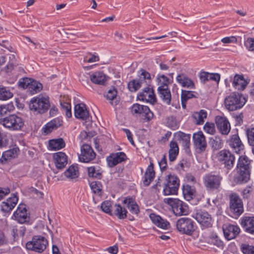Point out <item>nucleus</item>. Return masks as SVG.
Returning <instances> with one entry per match:
<instances>
[{"mask_svg":"<svg viewBox=\"0 0 254 254\" xmlns=\"http://www.w3.org/2000/svg\"><path fill=\"white\" fill-rule=\"evenodd\" d=\"M193 140L195 146L201 150H204L206 146V141L202 131L194 133Z\"/></svg>","mask_w":254,"mask_h":254,"instance_id":"obj_31","label":"nucleus"},{"mask_svg":"<svg viewBox=\"0 0 254 254\" xmlns=\"http://www.w3.org/2000/svg\"><path fill=\"white\" fill-rule=\"evenodd\" d=\"M64 176L69 180H74L77 178L79 173L78 168L77 166L71 165L64 172Z\"/></svg>","mask_w":254,"mask_h":254,"instance_id":"obj_37","label":"nucleus"},{"mask_svg":"<svg viewBox=\"0 0 254 254\" xmlns=\"http://www.w3.org/2000/svg\"><path fill=\"white\" fill-rule=\"evenodd\" d=\"M19 149L18 148H13L3 153L0 160L3 162V160L6 161L12 158H15L18 155Z\"/></svg>","mask_w":254,"mask_h":254,"instance_id":"obj_42","label":"nucleus"},{"mask_svg":"<svg viewBox=\"0 0 254 254\" xmlns=\"http://www.w3.org/2000/svg\"><path fill=\"white\" fill-rule=\"evenodd\" d=\"M178 140L182 142V145L188 148L190 143V134H186L183 132L179 131L175 134Z\"/></svg>","mask_w":254,"mask_h":254,"instance_id":"obj_41","label":"nucleus"},{"mask_svg":"<svg viewBox=\"0 0 254 254\" xmlns=\"http://www.w3.org/2000/svg\"><path fill=\"white\" fill-rule=\"evenodd\" d=\"M126 154L124 152H117L111 154L107 157V161L110 167H113L126 159Z\"/></svg>","mask_w":254,"mask_h":254,"instance_id":"obj_24","label":"nucleus"},{"mask_svg":"<svg viewBox=\"0 0 254 254\" xmlns=\"http://www.w3.org/2000/svg\"><path fill=\"white\" fill-rule=\"evenodd\" d=\"M207 112L204 110H201L199 112H195L192 115V118L194 123L197 125H202L204 122V119L207 117Z\"/></svg>","mask_w":254,"mask_h":254,"instance_id":"obj_40","label":"nucleus"},{"mask_svg":"<svg viewBox=\"0 0 254 254\" xmlns=\"http://www.w3.org/2000/svg\"><path fill=\"white\" fill-rule=\"evenodd\" d=\"M117 91L115 88L109 90L105 97L106 99L110 101V104L113 105H116L117 102H114V100L116 98Z\"/></svg>","mask_w":254,"mask_h":254,"instance_id":"obj_49","label":"nucleus"},{"mask_svg":"<svg viewBox=\"0 0 254 254\" xmlns=\"http://www.w3.org/2000/svg\"><path fill=\"white\" fill-rule=\"evenodd\" d=\"M252 188L250 186H247L241 192V195L244 198H248L250 197Z\"/></svg>","mask_w":254,"mask_h":254,"instance_id":"obj_59","label":"nucleus"},{"mask_svg":"<svg viewBox=\"0 0 254 254\" xmlns=\"http://www.w3.org/2000/svg\"><path fill=\"white\" fill-rule=\"evenodd\" d=\"M177 82L182 87L189 89H195L194 82L184 73H180L176 77Z\"/></svg>","mask_w":254,"mask_h":254,"instance_id":"obj_27","label":"nucleus"},{"mask_svg":"<svg viewBox=\"0 0 254 254\" xmlns=\"http://www.w3.org/2000/svg\"><path fill=\"white\" fill-rule=\"evenodd\" d=\"M179 147L176 141L172 140L170 143V149L169 151V160L174 161L177 158L179 153Z\"/></svg>","mask_w":254,"mask_h":254,"instance_id":"obj_38","label":"nucleus"},{"mask_svg":"<svg viewBox=\"0 0 254 254\" xmlns=\"http://www.w3.org/2000/svg\"><path fill=\"white\" fill-rule=\"evenodd\" d=\"M164 201L171 207L176 216L186 215L189 213L188 206L178 198H166L164 199Z\"/></svg>","mask_w":254,"mask_h":254,"instance_id":"obj_7","label":"nucleus"},{"mask_svg":"<svg viewBox=\"0 0 254 254\" xmlns=\"http://www.w3.org/2000/svg\"><path fill=\"white\" fill-rule=\"evenodd\" d=\"M193 93L194 92L191 91L182 90L181 94L182 102H183V101H187L188 99L193 97Z\"/></svg>","mask_w":254,"mask_h":254,"instance_id":"obj_55","label":"nucleus"},{"mask_svg":"<svg viewBox=\"0 0 254 254\" xmlns=\"http://www.w3.org/2000/svg\"><path fill=\"white\" fill-rule=\"evenodd\" d=\"M90 80L94 84L104 85L107 80L106 75L102 71H96L90 75Z\"/></svg>","mask_w":254,"mask_h":254,"instance_id":"obj_35","label":"nucleus"},{"mask_svg":"<svg viewBox=\"0 0 254 254\" xmlns=\"http://www.w3.org/2000/svg\"><path fill=\"white\" fill-rule=\"evenodd\" d=\"M157 91L158 95L164 103L170 105L171 101V94L168 87H158Z\"/></svg>","mask_w":254,"mask_h":254,"instance_id":"obj_32","label":"nucleus"},{"mask_svg":"<svg viewBox=\"0 0 254 254\" xmlns=\"http://www.w3.org/2000/svg\"><path fill=\"white\" fill-rule=\"evenodd\" d=\"M244 46L250 52H254V38L247 37L244 39Z\"/></svg>","mask_w":254,"mask_h":254,"instance_id":"obj_51","label":"nucleus"},{"mask_svg":"<svg viewBox=\"0 0 254 254\" xmlns=\"http://www.w3.org/2000/svg\"><path fill=\"white\" fill-rule=\"evenodd\" d=\"M173 73H170L168 75L171 77V78L167 77L165 74L159 73L157 74L156 77V82L158 87H167L169 85L173 82Z\"/></svg>","mask_w":254,"mask_h":254,"instance_id":"obj_29","label":"nucleus"},{"mask_svg":"<svg viewBox=\"0 0 254 254\" xmlns=\"http://www.w3.org/2000/svg\"><path fill=\"white\" fill-rule=\"evenodd\" d=\"M53 158L56 167L62 169L67 164V156L63 152H58L53 154Z\"/></svg>","mask_w":254,"mask_h":254,"instance_id":"obj_25","label":"nucleus"},{"mask_svg":"<svg viewBox=\"0 0 254 254\" xmlns=\"http://www.w3.org/2000/svg\"><path fill=\"white\" fill-rule=\"evenodd\" d=\"M13 217L19 223L28 222L29 217L28 216L25 205L23 204H19L16 210L14 212Z\"/></svg>","mask_w":254,"mask_h":254,"instance_id":"obj_22","label":"nucleus"},{"mask_svg":"<svg viewBox=\"0 0 254 254\" xmlns=\"http://www.w3.org/2000/svg\"><path fill=\"white\" fill-rule=\"evenodd\" d=\"M155 177V171L154 170L153 164L150 163L148 166L143 179V183L144 186H148L150 185L151 182L153 180Z\"/></svg>","mask_w":254,"mask_h":254,"instance_id":"obj_33","label":"nucleus"},{"mask_svg":"<svg viewBox=\"0 0 254 254\" xmlns=\"http://www.w3.org/2000/svg\"><path fill=\"white\" fill-rule=\"evenodd\" d=\"M176 228L180 233L191 235L195 231L196 226L194 222L191 219L182 217L176 222Z\"/></svg>","mask_w":254,"mask_h":254,"instance_id":"obj_9","label":"nucleus"},{"mask_svg":"<svg viewBox=\"0 0 254 254\" xmlns=\"http://www.w3.org/2000/svg\"><path fill=\"white\" fill-rule=\"evenodd\" d=\"M223 231L228 240L235 238L240 232V228L237 225L226 224L223 226Z\"/></svg>","mask_w":254,"mask_h":254,"instance_id":"obj_23","label":"nucleus"},{"mask_svg":"<svg viewBox=\"0 0 254 254\" xmlns=\"http://www.w3.org/2000/svg\"><path fill=\"white\" fill-rule=\"evenodd\" d=\"M91 57L88 58L87 56L84 58V61L86 63H92L99 61V57L95 55H91Z\"/></svg>","mask_w":254,"mask_h":254,"instance_id":"obj_63","label":"nucleus"},{"mask_svg":"<svg viewBox=\"0 0 254 254\" xmlns=\"http://www.w3.org/2000/svg\"><path fill=\"white\" fill-rule=\"evenodd\" d=\"M183 193L187 200H190L195 196L196 191L193 187L189 185H184L182 187Z\"/></svg>","mask_w":254,"mask_h":254,"instance_id":"obj_36","label":"nucleus"},{"mask_svg":"<svg viewBox=\"0 0 254 254\" xmlns=\"http://www.w3.org/2000/svg\"><path fill=\"white\" fill-rule=\"evenodd\" d=\"M18 197L13 194L11 197L8 198L5 201L1 204V210L4 212H9L15 206L18 202Z\"/></svg>","mask_w":254,"mask_h":254,"instance_id":"obj_28","label":"nucleus"},{"mask_svg":"<svg viewBox=\"0 0 254 254\" xmlns=\"http://www.w3.org/2000/svg\"><path fill=\"white\" fill-rule=\"evenodd\" d=\"M230 210L234 217L239 216L244 211L243 203L239 196L236 193H232L229 196Z\"/></svg>","mask_w":254,"mask_h":254,"instance_id":"obj_13","label":"nucleus"},{"mask_svg":"<svg viewBox=\"0 0 254 254\" xmlns=\"http://www.w3.org/2000/svg\"><path fill=\"white\" fill-rule=\"evenodd\" d=\"M19 86L23 88L28 87L29 89L33 91V93H36L40 92L43 88L42 84L37 81H33L30 84L27 78L23 79L22 81H19Z\"/></svg>","mask_w":254,"mask_h":254,"instance_id":"obj_30","label":"nucleus"},{"mask_svg":"<svg viewBox=\"0 0 254 254\" xmlns=\"http://www.w3.org/2000/svg\"><path fill=\"white\" fill-rule=\"evenodd\" d=\"M48 244V241L44 237L35 236L26 243V248L27 250L41 253L46 249Z\"/></svg>","mask_w":254,"mask_h":254,"instance_id":"obj_11","label":"nucleus"},{"mask_svg":"<svg viewBox=\"0 0 254 254\" xmlns=\"http://www.w3.org/2000/svg\"><path fill=\"white\" fill-rule=\"evenodd\" d=\"M250 163L251 161L246 156L239 157L237 164L238 175L234 178L236 182L239 184L246 183L250 179Z\"/></svg>","mask_w":254,"mask_h":254,"instance_id":"obj_2","label":"nucleus"},{"mask_svg":"<svg viewBox=\"0 0 254 254\" xmlns=\"http://www.w3.org/2000/svg\"><path fill=\"white\" fill-rule=\"evenodd\" d=\"M249 82L250 80L248 78H245L242 74H236L232 79L233 87L239 91L244 90Z\"/></svg>","mask_w":254,"mask_h":254,"instance_id":"obj_20","label":"nucleus"},{"mask_svg":"<svg viewBox=\"0 0 254 254\" xmlns=\"http://www.w3.org/2000/svg\"><path fill=\"white\" fill-rule=\"evenodd\" d=\"M96 156V154L91 146L87 144H83L81 147V153L78 158L80 162L88 163L93 160Z\"/></svg>","mask_w":254,"mask_h":254,"instance_id":"obj_17","label":"nucleus"},{"mask_svg":"<svg viewBox=\"0 0 254 254\" xmlns=\"http://www.w3.org/2000/svg\"><path fill=\"white\" fill-rule=\"evenodd\" d=\"M180 186V180L175 174L168 175L164 181L159 178L156 184L152 186L155 191H159L163 187V191L165 195L176 194Z\"/></svg>","mask_w":254,"mask_h":254,"instance_id":"obj_1","label":"nucleus"},{"mask_svg":"<svg viewBox=\"0 0 254 254\" xmlns=\"http://www.w3.org/2000/svg\"><path fill=\"white\" fill-rule=\"evenodd\" d=\"M15 107L12 103L0 105V116L6 115L7 113L14 111Z\"/></svg>","mask_w":254,"mask_h":254,"instance_id":"obj_47","label":"nucleus"},{"mask_svg":"<svg viewBox=\"0 0 254 254\" xmlns=\"http://www.w3.org/2000/svg\"><path fill=\"white\" fill-rule=\"evenodd\" d=\"M111 201L106 200L103 202L101 205L102 210L110 215H115L120 219H125L127 217L126 209L120 204H115L114 206Z\"/></svg>","mask_w":254,"mask_h":254,"instance_id":"obj_5","label":"nucleus"},{"mask_svg":"<svg viewBox=\"0 0 254 254\" xmlns=\"http://www.w3.org/2000/svg\"><path fill=\"white\" fill-rule=\"evenodd\" d=\"M216 125L219 131L223 135H227L230 131L231 126L228 119L223 116H217L215 118Z\"/></svg>","mask_w":254,"mask_h":254,"instance_id":"obj_19","label":"nucleus"},{"mask_svg":"<svg viewBox=\"0 0 254 254\" xmlns=\"http://www.w3.org/2000/svg\"><path fill=\"white\" fill-rule=\"evenodd\" d=\"M50 107L49 98L41 95L32 98L29 104L30 110L35 114H43L48 111Z\"/></svg>","mask_w":254,"mask_h":254,"instance_id":"obj_3","label":"nucleus"},{"mask_svg":"<svg viewBox=\"0 0 254 254\" xmlns=\"http://www.w3.org/2000/svg\"><path fill=\"white\" fill-rule=\"evenodd\" d=\"M216 158L220 164L223 165L227 170L232 169L235 158L233 154L228 150L223 149L218 152Z\"/></svg>","mask_w":254,"mask_h":254,"instance_id":"obj_12","label":"nucleus"},{"mask_svg":"<svg viewBox=\"0 0 254 254\" xmlns=\"http://www.w3.org/2000/svg\"><path fill=\"white\" fill-rule=\"evenodd\" d=\"M240 224L244 230L250 234L254 235V216H244L240 219Z\"/></svg>","mask_w":254,"mask_h":254,"instance_id":"obj_21","label":"nucleus"},{"mask_svg":"<svg viewBox=\"0 0 254 254\" xmlns=\"http://www.w3.org/2000/svg\"><path fill=\"white\" fill-rule=\"evenodd\" d=\"M88 173L89 177L101 179L102 177V172L100 170L92 166L88 168Z\"/></svg>","mask_w":254,"mask_h":254,"instance_id":"obj_48","label":"nucleus"},{"mask_svg":"<svg viewBox=\"0 0 254 254\" xmlns=\"http://www.w3.org/2000/svg\"><path fill=\"white\" fill-rule=\"evenodd\" d=\"M90 188L95 193L100 195L101 193L102 185L99 182L94 181L90 183Z\"/></svg>","mask_w":254,"mask_h":254,"instance_id":"obj_53","label":"nucleus"},{"mask_svg":"<svg viewBox=\"0 0 254 254\" xmlns=\"http://www.w3.org/2000/svg\"><path fill=\"white\" fill-rule=\"evenodd\" d=\"M156 226L163 229H168L170 226V223L161 217V220L159 221Z\"/></svg>","mask_w":254,"mask_h":254,"instance_id":"obj_60","label":"nucleus"},{"mask_svg":"<svg viewBox=\"0 0 254 254\" xmlns=\"http://www.w3.org/2000/svg\"><path fill=\"white\" fill-rule=\"evenodd\" d=\"M62 109L65 113V115L67 118L71 117V106L70 104L67 102H63L61 103Z\"/></svg>","mask_w":254,"mask_h":254,"instance_id":"obj_57","label":"nucleus"},{"mask_svg":"<svg viewBox=\"0 0 254 254\" xmlns=\"http://www.w3.org/2000/svg\"><path fill=\"white\" fill-rule=\"evenodd\" d=\"M241 249L244 254H254V246L249 244H243Z\"/></svg>","mask_w":254,"mask_h":254,"instance_id":"obj_54","label":"nucleus"},{"mask_svg":"<svg viewBox=\"0 0 254 254\" xmlns=\"http://www.w3.org/2000/svg\"><path fill=\"white\" fill-rule=\"evenodd\" d=\"M246 102V99L242 95L233 93L225 99V106L229 111H235L242 108Z\"/></svg>","mask_w":254,"mask_h":254,"instance_id":"obj_6","label":"nucleus"},{"mask_svg":"<svg viewBox=\"0 0 254 254\" xmlns=\"http://www.w3.org/2000/svg\"><path fill=\"white\" fill-rule=\"evenodd\" d=\"M89 112L85 104L81 103L75 106L74 116L77 119L86 120L89 118Z\"/></svg>","mask_w":254,"mask_h":254,"instance_id":"obj_26","label":"nucleus"},{"mask_svg":"<svg viewBox=\"0 0 254 254\" xmlns=\"http://www.w3.org/2000/svg\"><path fill=\"white\" fill-rule=\"evenodd\" d=\"M12 96L13 93L8 88L0 85V100H7Z\"/></svg>","mask_w":254,"mask_h":254,"instance_id":"obj_46","label":"nucleus"},{"mask_svg":"<svg viewBox=\"0 0 254 254\" xmlns=\"http://www.w3.org/2000/svg\"><path fill=\"white\" fill-rule=\"evenodd\" d=\"M236 126H241L243 123V115L239 113L234 115Z\"/></svg>","mask_w":254,"mask_h":254,"instance_id":"obj_61","label":"nucleus"},{"mask_svg":"<svg viewBox=\"0 0 254 254\" xmlns=\"http://www.w3.org/2000/svg\"><path fill=\"white\" fill-rule=\"evenodd\" d=\"M26 231V228L20 225L13 226L12 227V234L14 239L19 237H23Z\"/></svg>","mask_w":254,"mask_h":254,"instance_id":"obj_44","label":"nucleus"},{"mask_svg":"<svg viewBox=\"0 0 254 254\" xmlns=\"http://www.w3.org/2000/svg\"><path fill=\"white\" fill-rule=\"evenodd\" d=\"M161 170H165L167 167V159L165 156H163L161 160L158 161Z\"/></svg>","mask_w":254,"mask_h":254,"instance_id":"obj_64","label":"nucleus"},{"mask_svg":"<svg viewBox=\"0 0 254 254\" xmlns=\"http://www.w3.org/2000/svg\"><path fill=\"white\" fill-rule=\"evenodd\" d=\"M209 142L214 149H218L222 147V141L219 137L215 136L210 138Z\"/></svg>","mask_w":254,"mask_h":254,"instance_id":"obj_50","label":"nucleus"},{"mask_svg":"<svg viewBox=\"0 0 254 254\" xmlns=\"http://www.w3.org/2000/svg\"><path fill=\"white\" fill-rule=\"evenodd\" d=\"M208 243L217 246L218 248H223V243L216 234L212 233L208 238Z\"/></svg>","mask_w":254,"mask_h":254,"instance_id":"obj_45","label":"nucleus"},{"mask_svg":"<svg viewBox=\"0 0 254 254\" xmlns=\"http://www.w3.org/2000/svg\"><path fill=\"white\" fill-rule=\"evenodd\" d=\"M203 228H208L212 227L213 220L210 214L204 210H198L192 215Z\"/></svg>","mask_w":254,"mask_h":254,"instance_id":"obj_14","label":"nucleus"},{"mask_svg":"<svg viewBox=\"0 0 254 254\" xmlns=\"http://www.w3.org/2000/svg\"><path fill=\"white\" fill-rule=\"evenodd\" d=\"M63 120L60 118H55L48 123L44 128V132L46 133L51 132L52 130L56 129L63 125Z\"/></svg>","mask_w":254,"mask_h":254,"instance_id":"obj_34","label":"nucleus"},{"mask_svg":"<svg viewBox=\"0 0 254 254\" xmlns=\"http://www.w3.org/2000/svg\"><path fill=\"white\" fill-rule=\"evenodd\" d=\"M8 144L6 134L0 130V148L6 147Z\"/></svg>","mask_w":254,"mask_h":254,"instance_id":"obj_56","label":"nucleus"},{"mask_svg":"<svg viewBox=\"0 0 254 254\" xmlns=\"http://www.w3.org/2000/svg\"><path fill=\"white\" fill-rule=\"evenodd\" d=\"M203 180L204 185L206 188L217 189L220 185L222 177L219 175L208 174L203 177Z\"/></svg>","mask_w":254,"mask_h":254,"instance_id":"obj_16","label":"nucleus"},{"mask_svg":"<svg viewBox=\"0 0 254 254\" xmlns=\"http://www.w3.org/2000/svg\"><path fill=\"white\" fill-rule=\"evenodd\" d=\"M49 147L51 150H60L64 147L65 142L62 138L50 140L49 143Z\"/></svg>","mask_w":254,"mask_h":254,"instance_id":"obj_39","label":"nucleus"},{"mask_svg":"<svg viewBox=\"0 0 254 254\" xmlns=\"http://www.w3.org/2000/svg\"><path fill=\"white\" fill-rule=\"evenodd\" d=\"M144 88L137 96V100L153 104L156 101L154 90L150 86V84Z\"/></svg>","mask_w":254,"mask_h":254,"instance_id":"obj_15","label":"nucleus"},{"mask_svg":"<svg viewBox=\"0 0 254 254\" xmlns=\"http://www.w3.org/2000/svg\"><path fill=\"white\" fill-rule=\"evenodd\" d=\"M221 42L224 44L236 43L237 39L235 36L226 37L221 39Z\"/></svg>","mask_w":254,"mask_h":254,"instance_id":"obj_62","label":"nucleus"},{"mask_svg":"<svg viewBox=\"0 0 254 254\" xmlns=\"http://www.w3.org/2000/svg\"><path fill=\"white\" fill-rule=\"evenodd\" d=\"M151 81L150 74L144 69H141L139 74V78L133 79L128 83V89L131 92H136L143 84L149 85Z\"/></svg>","mask_w":254,"mask_h":254,"instance_id":"obj_8","label":"nucleus"},{"mask_svg":"<svg viewBox=\"0 0 254 254\" xmlns=\"http://www.w3.org/2000/svg\"><path fill=\"white\" fill-rule=\"evenodd\" d=\"M248 142L251 146H254V127H248L246 129Z\"/></svg>","mask_w":254,"mask_h":254,"instance_id":"obj_52","label":"nucleus"},{"mask_svg":"<svg viewBox=\"0 0 254 254\" xmlns=\"http://www.w3.org/2000/svg\"><path fill=\"white\" fill-rule=\"evenodd\" d=\"M203 128L205 131L210 134H213L215 132V126L213 123H206Z\"/></svg>","mask_w":254,"mask_h":254,"instance_id":"obj_58","label":"nucleus"},{"mask_svg":"<svg viewBox=\"0 0 254 254\" xmlns=\"http://www.w3.org/2000/svg\"><path fill=\"white\" fill-rule=\"evenodd\" d=\"M227 142L230 147L237 153H240L244 149V145L238 134V130L236 129L233 134L230 136Z\"/></svg>","mask_w":254,"mask_h":254,"instance_id":"obj_18","label":"nucleus"},{"mask_svg":"<svg viewBox=\"0 0 254 254\" xmlns=\"http://www.w3.org/2000/svg\"><path fill=\"white\" fill-rule=\"evenodd\" d=\"M128 209L132 214L135 215H137L139 211V206L133 196L131 197H128Z\"/></svg>","mask_w":254,"mask_h":254,"instance_id":"obj_43","label":"nucleus"},{"mask_svg":"<svg viewBox=\"0 0 254 254\" xmlns=\"http://www.w3.org/2000/svg\"><path fill=\"white\" fill-rule=\"evenodd\" d=\"M129 109L133 116L135 117L142 116L146 122L150 121L153 117V113L147 106L134 103Z\"/></svg>","mask_w":254,"mask_h":254,"instance_id":"obj_10","label":"nucleus"},{"mask_svg":"<svg viewBox=\"0 0 254 254\" xmlns=\"http://www.w3.org/2000/svg\"><path fill=\"white\" fill-rule=\"evenodd\" d=\"M0 124L10 130H21L24 126L23 119L15 114H11L0 119Z\"/></svg>","mask_w":254,"mask_h":254,"instance_id":"obj_4","label":"nucleus"}]
</instances>
